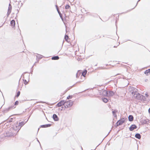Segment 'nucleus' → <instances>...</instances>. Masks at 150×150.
Returning a JSON list of instances; mask_svg holds the SVG:
<instances>
[{
  "label": "nucleus",
  "instance_id": "b1692460",
  "mask_svg": "<svg viewBox=\"0 0 150 150\" xmlns=\"http://www.w3.org/2000/svg\"><path fill=\"white\" fill-rule=\"evenodd\" d=\"M70 6L69 5H67L65 7V8L66 9H68L69 8Z\"/></svg>",
  "mask_w": 150,
  "mask_h": 150
},
{
  "label": "nucleus",
  "instance_id": "39448f33",
  "mask_svg": "<svg viewBox=\"0 0 150 150\" xmlns=\"http://www.w3.org/2000/svg\"><path fill=\"white\" fill-rule=\"evenodd\" d=\"M100 95L107 96L108 95V92L107 91L105 90H103L100 91L99 92Z\"/></svg>",
  "mask_w": 150,
  "mask_h": 150
},
{
  "label": "nucleus",
  "instance_id": "cd10ccee",
  "mask_svg": "<svg viewBox=\"0 0 150 150\" xmlns=\"http://www.w3.org/2000/svg\"><path fill=\"white\" fill-rule=\"evenodd\" d=\"M28 83V82L26 81V80H24V83L25 84H27Z\"/></svg>",
  "mask_w": 150,
  "mask_h": 150
},
{
  "label": "nucleus",
  "instance_id": "0eeeda50",
  "mask_svg": "<svg viewBox=\"0 0 150 150\" xmlns=\"http://www.w3.org/2000/svg\"><path fill=\"white\" fill-rule=\"evenodd\" d=\"M125 121L124 119H121L119 120L117 122V126L121 125Z\"/></svg>",
  "mask_w": 150,
  "mask_h": 150
},
{
  "label": "nucleus",
  "instance_id": "9d476101",
  "mask_svg": "<svg viewBox=\"0 0 150 150\" xmlns=\"http://www.w3.org/2000/svg\"><path fill=\"white\" fill-rule=\"evenodd\" d=\"M11 6L10 5V4H9V5L8 8V13H7L8 15L10 13L11 11Z\"/></svg>",
  "mask_w": 150,
  "mask_h": 150
},
{
  "label": "nucleus",
  "instance_id": "6e6552de",
  "mask_svg": "<svg viewBox=\"0 0 150 150\" xmlns=\"http://www.w3.org/2000/svg\"><path fill=\"white\" fill-rule=\"evenodd\" d=\"M65 104V102L64 100H61L57 104V106L58 107H60L62 105Z\"/></svg>",
  "mask_w": 150,
  "mask_h": 150
},
{
  "label": "nucleus",
  "instance_id": "20e7f679",
  "mask_svg": "<svg viewBox=\"0 0 150 150\" xmlns=\"http://www.w3.org/2000/svg\"><path fill=\"white\" fill-rule=\"evenodd\" d=\"M18 103H19V102L18 101H16L15 103V104L11 106H10L9 107H8V108H6V110L8 111L11 109H12L13 108H16L15 105H18Z\"/></svg>",
  "mask_w": 150,
  "mask_h": 150
},
{
  "label": "nucleus",
  "instance_id": "f8f14e48",
  "mask_svg": "<svg viewBox=\"0 0 150 150\" xmlns=\"http://www.w3.org/2000/svg\"><path fill=\"white\" fill-rule=\"evenodd\" d=\"M53 118L54 120L56 121H57L59 120V118L55 114H54L53 115Z\"/></svg>",
  "mask_w": 150,
  "mask_h": 150
},
{
  "label": "nucleus",
  "instance_id": "4468645a",
  "mask_svg": "<svg viewBox=\"0 0 150 150\" xmlns=\"http://www.w3.org/2000/svg\"><path fill=\"white\" fill-rule=\"evenodd\" d=\"M129 120L130 121H132L133 120V117L132 115H129L128 117Z\"/></svg>",
  "mask_w": 150,
  "mask_h": 150
},
{
  "label": "nucleus",
  "instance_id": "473e14b6",
  "mask_svg": "<svg viewBox=\"0 0 150 150\" xmlns=\"http://www.w3.org/2000/svg\"><path fill=\"white\" fill-rule=\"evenodd\" d=\"M137 3H138V2H137V4L136 5V6H137Z\"/></svg>",
  "mask_w": 150,
  "mask_h": 150
},
{
  "label": "nucleus",
  "instance_id": "5701e85b",
  "mask_svg": "<svg viewBox=\"0 0 150 150\" xmlns=\"http://www.w3.org/2000/svg\"><path fill=\"white\" fill-rule=\"evenodd\" d=\"M150 72V69H149L147 70H146L144 72V74H147L148 73Z\"/></svg>",
  "mask_w": 150,
  "mask_h": 150
},
{
  "label": "nucleus",
  "instance_id": "a878e982",
  "mask_svg": "<svg viewBox=\"0 0 150 150\" xmlns=\"http://www.w3.org/2000/svg\"><path fill=\"white\" fill-rule=\"evenodd\" d=\"M20 91H18V92H17L16 96V97H18V96H19L20 95Z\"/></svg>",
  "mask_w": 150,
  "mask_h": 150
},
{
  "label": "nucleus",
  "instance_id": "7ed1b4c3",
  "mask_svg": "<svg viewBox=\"0 0 150 150\" xmlns=\"http://www.w3.org/2000/svg\"><path fill=\"white\" fill-rule=\"evenodd\" d=\"M73 102L71 100L68 101L66 103L65 102L66 106L65 107L66 108L71 107L73 104Z\"/></svg>",
  "mask_w": 150,
  "mask_h": 150
},
{
  "label": "nucleus",
  "instance_id": "ddd939ff",
  "mask_svg": "<svg viewBox=\"0 0 150 150\" xmlns=\"http://www.w3.org/2000/svg\"><path fill=\"white\" fill-rule=\"evenodd\" d=\"M26 122H19V125H18L19 126H20V127H21L22 126H23L25 123Z\"/></svg>",
  "mask_w": 150,
  "mask_h": 150
},
{
  "label": "nucleus",
  "instance_id": "bb28decb",
  "mask_svg": "<svg viewBox=\"0 0 150 150\" xmlns=\"http://www.w3.org/2000/svg\"><path fill=\"white\" fill-rule=\"evenodd\" d=\"M71 96H68L67 98V99H69L70 98H71Z\"/></svg>",
  "mask_w": 150,
  "mask_h": 150
},
{
  "label": "nucleus",
  "instance_id": "423d86ee",
  "mask_svg": "<svg viewBox=\"0 0 150 150\" xmlns=\"http://www.w3.org/2000/svg\"><path fill=\"white\" fill-rule=\"evenodd\" d=\"M20 129L21 127H20L18 125H14L12 128V129L14 131H16L18 130L17 132L20 130Z\"/></svg>",
  "mask_w": 150,
  "mask_h": 150
},
{
  "label": "nucleus",
  "instance_id": "393cba45",
  "mask_svg": "<svg viewBox=\"0 0 150 150\" xmlns=\"http://www.w3.org/2000/svg\"><path fill=\"white\" fill-rule=\"evenodd\" d=\"M68 38V37L67 35H66L65 36V39L66 41L67 40Z\"/></svg>",
  "mask_w": 150,
  "mask_h": 150
},
{
  "label": "nucleus",
  "instance_id": "dca6fc26",
  "mask_svg": "<svg viewBox=\"0 0 150 150\" xmlns=\"http://www.w3.org/2000/svg\"><path fill=\"white\" fill-rule=\"evenodd\" d=\"M117 110H114L112 112L113 116L115 117H117V115L116 114V113L117 112Z\"/></svg>",
  "mask_w": 150,
  "mask_h": 150
},
{
  "label": "nucleus",
  "instance_id": "a211bd4d",
  "mask_svg": "<svg viewBox=\"0 0 150 150\" xmlns=\"http://www.w3.org/2000/svg\"><path fill=\"white\" fill-rule=\"evenodd\" d=\"M51 126V125L50 124H47L45 125H43L41 126L42 127H50Z\"/></svg>",
  "mask_w": 150,
  "mask_h": 150
},
{
  "label": "nucleus",
  "instance_id": "2eb2a0df",
  "mask_svg": "<svg viewBox=\"0 0 150 150\" xmlns=\"http://www.w3.org/2000/svg\"><path fill=\"white\" fill-rule=\"evenodd\" d=\"M135 137L136 138H138V139H140L141 137V135H140V134L138 133L136 134H135Z\"/></svg>",
  "mask_w": 150,
  "mask_h": 150
},
{
  "label": "nucleus",
  "instance_id": "aec40b11",
  "mask_svg": "<svg viewBox=\"0 0 150 150\" xmlns=\"http://www.w3.org/2000/svg\"><path fill=\"white\" fill-rule=\"evenodd\" d=\"M87 73V71L86 70H85L82 73V75L85 77V76L86 75Z\"/></svg>",
  "mask_w": 150,
  "mask_h": 150
},
{
  "label": "nucleus",
  "instance_id": "f3484780",
  "mask_svg": "<svg viewBox=\"0 0 150 150\" xmlns=\"http://www.w3.org/2000/svg\"><path fill=\"white\" fill-rule=\"evenodd\" d=\"M11 24L12 26H14L15 25V21L14 20H12L11 22Z\"/></svg>",
  "mask_w": 150,
  "mask_h": 150
},
{
  "label": "nucleus",
  "instance_id": "9b49d317",
  "mask_svg": "<svg viewBox=\"0 0 150 150\" xmlns=\"http://www.w3.org/2000/svg\"><path fill=\"white\" fill-rule=\"evenodd\" d=\"M114 94V93L112 91H109L108 92V95L107 96L110 97L112 96Z\"/></svg>",
  "mask_w": 150,
  "mask_h": 150
},
{
  "label": "nucleus",
  "instance_id": "c85d7f7f",
  "mask_svg": "<svg viewBox=\"0 0 150 150\" xmlns=\"http://www.w3.org/2000/svg\"><path fill=\"white\" fill-rule=\"evenodd\" d=\"M145 95L147 96H148V94L147 93H146V94H145Z\"/></svg>",
  "mask_w": 150,
  "mask_h": 150
},
{
  "label": "nucleus",
  "instance_id": "1a4fd4ad",
  "mask_svg": "<svg viewBox=\"0 0 150 150\" xmlns=\"http://www.w3.org/2000/svg\"><path fill=\"white\" fill-rule=\"evenodd\" d=\"M137 126L135 125H132L129 127V130L131 131L133 130L134 129L137 128Z\"/></svg>",
  "mask_w": 150,
  "mask_h": 150
},
{
  "label": "nucleus",
  "instance_id": "4be33fe9",
  "mask_svg": "<svg viewBox=\"0 0 150 150\" xmlns=\"http://www.w3.org/2000/svg\"><path fill=\"white\" fill-rule=\"evenodd\" d=\"M103 101L105 103H107L108 101V100L106 98H104L103 99Z\"/></svg>",
  "mask_w": 150,
  "mask_h": 150
},
{
  "label": "nucleus",
  "instance_id": "412c9836",
  "mask_svg": "<svg viewBox=\"0 0 150 150\" xmlns=\"http://www.w3.org/2000/svg\"><path fill=\"white\" fill-rule=\"evenodd\" d=\"M56 8H57V11H58V13H59V15L60 16V17H61V18H62V16H61V13L59 11V9H58V7H57V5H56Z\"/></svg>",
  "mask_w": 150,
  "mask_h": 150
},
{
  "label": "nucleus",
  "instance_id": "2f4dec72",
  "mask_svg": "<svg viewBox=\"0 0 150 150\" xmlns=\"http://www.w3.org/2000/svg\"><path fill=\"white\" fill-rule=\"evenodd\" d=\"M140 1V0H139L137 2H139V1Z\"/></svg>",
  "mask_w": 150,
  "mask_h": 150
},
{
  "label": "nucleus",
  "instance_id": "7c9ffc66",
  "mask_svg": "<svg viewBox=\"0 0 150 150\" xmlns=\"http://www.w3.org/2000/svg\"><path fill=\"white\" fill-rule=\"evenodd\" d=\"M76 77H77V78H78V73H77V74H76Z\"/></svg>",
  "mask_w": 150,
  "mask_h": 150
},
{
  "label": "nucleus",
  "instance_id": "f257e3e1",
  "mask_svg": "<svg viewBox=\"0 0 150 150\" xmlns=\"http://www.w3.org/2000/svg\"><path fill=\"white\" fill-rule=\"evenodd\" d=\"M129 92L134 98L139 100L141 98L143 97V96L137 93V90L132 86H130L129 88Z\"/></svg>",
  "mask_w": 150,
  "mask_h": 150
},
{
  "label": "nucleus",
  "instance_id": "6ab92c4d",
  "mask_svg": "<svg viewBox=\"0 0 150 150\" xmlns=\"http://www.w3.org/2000/svg\"><path fill=\"white\" fill-rule=\"evenodd\" d=\"M52 60H57L59 59V57L58 56H55L52 57Z\"/></svg>",
  "mask_w": 150,
  "mask_h": 150
},
{
  "label": "nucleus",
  "instance_id": "f03ea898",
  "mask_svg": "<svg viewBox=\"0 0 150 150\" xmlns=\"http://www.w3.org/2000/svg\"><path fill=\"white\" fill-rule=\"evenodd\" d=\"M16 135V134L14 132V131H12L11 130H10L6 132L5 136L6 137H9Z\"/></svg>",
  "mask_w": 150,
  "mask_h": 150
},
{
  "label": "nucleus",
  "instance_id": "c756f323",
  "mask_svg": "<svg viewBox=\"0 0 150 150\" xmlns=\"http://www.w3.org/2000/svg\"><path fill=\"white\" fill-rule=\"evenodd\" d=\"M149 112L150 113V108L149 109Z\"/></svg>",
  "mask_w": 150,
  "mask_h": 150
}]
</instances>
